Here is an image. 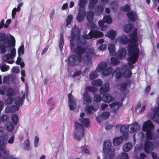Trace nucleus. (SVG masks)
Returning a JSON list of instances; mask_svg holds the SVG:
<instances>
[{
    "label": "nucleus",
    "mask_w": 159,
    "mask_h": 159,
    "mask_svg": "<svg viewBox=\"0 0 159 159\" xmlns=\"http://www.w3.org/2000/svg\"><path fill=\"white\" fill-rule=\"evenodd\" d=\"M79 30L77 27H74L72 30L71 38L70 39L71 50L78 55L71 56L68 59L69 65L75 66L82 62H86L89 60L94 54L93 48L84 49L82 47L85 43L84 39H80L78 33Z\"/></svg>",
    "instance_id": "1"
},
{
    "label": "nucleus",
    "mask_w": 159,
    "mask_h": 159,
    "mask_svg": "<svg viewBox=\"0 0 159 159\" xmlns=\"http://www.w3.org/2000/svg\"><path fill=\"white\" fill-rule=\"evenodd\" d=\"M137 31L134 30L130 35V39H128L125 36L118 37L115 40V43L126 44L129 43L128 48V54L129 57L128 58L129 64L134 63L139 56V49L138 48V44Z\"/></svg>",
    "instance_id": "2"
},
{
    "label": "nucleus",
    "mask_w": 159,
    "mask_h": 159,
    "mask_svg": "<svg viewBox=\"0 0 159 159\" xmlns=\"http://www.w3.org/2000/svg\"><path fill=\"white\" fill-rule=\"evenodd\" d=\"M0 52L4 54L8 52L11 49V47H14L15 46L16 41L14 37L10 35L9 39L3 33H0ZM16 53V50L13 48L11 50V53L4 55L2 57L3 61H6L9 59L11 60L7 61V63L12 64L14 62L12 59L15 57Z\"/></svg>",
    "instance_id": "3"
},
{
    "label": "nucleus",
    "mask_w": 159,
    "mask_h": 159,
    "mask_svg": "<svg viewBox=\"0 0 159 159\" xmlns=\"http://www.w3.org/2000/svg\"><path fill=\"white\" fill-rule=\"evenodd\" d=\"M111 146V142L110 140H107L104 142L103 147L104 152L103 159H114L115 151Z\"/></svg>",
    "instance_id": "4"
},
{
    "label": "nucleus",
    "mask_w": 159,
    "mask_h": 159,
    "mask_svg": "<svg viewBox=\"0 0 159 159\" xmlns=\"http://www.w3.org/2000/svg\"><path fill=\"white\" fill-rule=\"evenodd\" d=\"M154 127V126L150 120H148L144 123L142 129L143 131L146 132V137L148 139L150 140L153 139L152 131Z\"/></svg>",
    "instance_id": "5"
},
{
    "label": "nucleus",
    "mask_w": 159,
    "mask_h": 159,
    "mask_svg": "<svg viewBox=\"0 0 159 159\" xmlns=\"http://www.w3.org/2000/svg\"><path fill=\"white\" fill-rule=\"evenodd\" d=\"M75 131L74 134L75 138L79 140L84 136V130L83 126L77 122H74Z\"/></svg>",
    "instance_id": "6"
},
{
    "label": "nucleus",
    "mask_w": 159,
    "mask_h": 159,
    "mask_svg": "<svg viewBox=\"0 0 159 159\" xmlns=\"http://www.w3.org/2000/svg\"><path fill=\"white\" fill-rule=\"evenodd\" d=\"M86 3L85 1H80L79 3L80 10L77 16V20L79 22L82 21L84 19L85 11L82 9L85 6Z\"/></svg>",
    "instance_id": "7"
},
{
    "label": "nucleus",
    "mask_w": 159,
    "mask_h": 159,
    "mask_svg": "<svg viewBox=\"0 0 159 159\" xmlns=\"http://www.w3.org/2000/svg\"><path fill=\"white\" fill-rule=\"evenodd\" d=\"M2 143L0 146V150L2 151V152L6 155H8L9 154V152L8 150L4 149L5 146L7 144V140L8 137L6 135L1 136Z\"/></svg>",
    "instance_id": "8"
},
{
    "label": "nucleus",
    "mask_w": 159,
    "mask_h": 159,
    "mask_svg": "<svg viewBox=\"0 0 159 159\" xmlns=\"http://www.w3.org/2000/svg\"><path fill=\"white\" fill-rule=\"evenodd\" d=\"M152 115H150V113L148 114L151 116L152 120L154 122L159 121V107H153L151 109Z\"/></svg>",
    "instance_id": "9"
},
{
    "label": "nucleus",
    "mask_w": 159,
    "mask_h": 159,
    "mask_svg": "<svg viewBox=\"0 0 159 159\" xmlns=\"http://www.w3.org/2000/svg\"><path fill=\"white\" fill-rule=\"evenodd\" d=\"M103 35V34L102 32L97 31H92L87 35H84V37L87 39H91L92 37H102Z\"/></svg>",
    "instance_id": "10"
},
{
    "label": "nucleus",
    "mask_w": 159,
    "mask_h": 159,
    "mask_svg": "<svg viewBox=\"0 0 159 159\" xmlns=\"http://www.w3.org/2000/svg\"><path fill=\"white\" fill-rule=\"evenodd\" d=\"M117 125L116 126L117 128L120 127V131L121 132L124 133L123 137L124 140L127 139L128 138V131L129 132V125H122L121 126Z\"/></svg>",
    "instance_id": "11"
},
{
    "label": "nucleus",
    "mask_w": 159,
    "mask_h": 159,
    "mask_svg": "<svg viewBox=\"0 0 159 159\" xmlns=\"http://www.w3.org/2000/svg\"><path fill=\"white\" fill-rule=\"evenodd\" d=\"M157 146L155 144H153L149 141L147 140L146 141L144 147V150L146 152L148 153L150 151L152 150L154 147Z\"/></svg>",
    "instance_id": "12"
},
{
    "label": "nucleus",
    "mask_w": 159,
    "mask_h": 159,
    "mask_svg": "<svg viewBox=\"0 0 159 159\" xmlns=\"http://www.w3.org/2000/svg\"><path fill=\"white\" fill-rule=\"evenodd\" d=\"M25 99V95H23L22 97V99H20V98H17L15 100V103L16 104V106H12L11 109V111L14 112L16 111H17L19 108V106L21 104L22 101H23Z\"/></svg>",
    "instance_id": "13"
},
{
    "label": "nucleus",
    "mask_w": 159,
    "mask_h": 159,
    "mask_svg": "<svg viewBox=\"0 0 159 159\" xmlns=\"http://www.w3.org/2000/svg\"><path fill=\"white\" fill-rule=\"evenodd\" d=\"M68 96L70 108L71 110H73L76 107L75 100L70 93L68 94Z\"/></svg>",
    "instance_id": "14"
},
{
    "label": "nucleus",
    "mask_w": 159,
    "mask_h": 159,
    "mask_svg": "<svg viewBox=\"0 0 159 159\" xmlns=\"http://www.w3.org/2000/svg\"><path fill=\"white\" fill-rule=\"evenodd\" d=\"M85 114L84 112H82L80 114V118L79 119L80 122L81 123L83 126L84 125L88 127L89 124V120L87 118H85L84 117Z\"/></svg>",
    "instance_id": "15"
},
{
    "label": "nucleus",
    "mask_w": 159,
    "mask_h": 159,
    "mask_svg": "<svg viewBox=\"0 0 159 159\" xmlns=\"http://www.w3.org/2000/svg\"><path fill=\"white\" fill-rule=\"evenodd\" d=\"M140 125L137 122H135L133 124L129 125V132L133 133L138 131L140 129Z\"/></svg>",
    "instance_id": "16"
},
{
    "label": "nucleus",
    "mask_w": 159,
    "mask_h": 159,
    "mask_svg": "<svg viewBox=\"0 0 159 159\" xmlns=\"http://www.w3.org/2000/svg\"><path fill=\"white\" fill-rule=\"evenodd\" d=\"M99 107L98 104L93 106H91L85 108V111L87 113L91 114L96 111L98 108Z\"/></svg>",
    "instance_id": "17"
},
{
    "label": "nucleus",
    "mask_w": 159,
    "mask_h": 159,
    "mask_svg": "<svg viewBox=\"0 0 159 159\" xmlns=\"http://www.w3.org/2000/svg\"><path fill=\"white\" fill-rule=\"evenodd\" d=\"M146 107V106L144 104L138 102L136 106V110L138 112L141 113L145 110Z\"/></svg>",
    "instance_id": "18"
},
{
    "label": "nucleus",
    "mask_w": 159,
    "mask_h": 159,
    "mask_svg": "<svg viewBox=\"0 0 159 159\" xmlns=\"http://www.w3.org/2000/svg\"><path fill=\"white\" fill-rule=\"evenodd\" d=\"M102 100L105 102L110 103L113 101L114 98H112L109 94L106 93L102 96Z\"/></svg>",
    "instance_id": "19"
},
{
    "label": "nucleus",
    "mask_w": 159,
    "mask_h": 159,
    "mask_svg": "<svg viewBox=\"0 0 159 159\" xmlns=\"http://www.w3.org/2000/svg\"><path fill=\"white\" fill-rule=\"evenodd\" d=\"M122 71L123 70L121 69L117 68L113 71V76L117 79L120 78L122 76Z\"/></svg>",
    "instance_id": "20"
},
{
    "label": "nucleus",
    "mask_w": 159,
    "mask_h": 159,
    "mask_svg": "<svg viewBox=\"0 0 159 159\" xmlns=\"http://www.w3.org/2000/svg\"><path fill=\"white\" fill-rule=\"evenodd\" d=\"M110 116V113L109 112H104L102 114L101 116H98L97 117V122L99 123H100L101 121V119H106L109 117Z\"/></svg>",
    "instance_id": "21"
},
{
    "label": "nucleus",
    "mask_w": 159,
    "mask_h": 159,
    "mask_svg": "<svg viewBox=\"0 0 159 159\" xmlns=\"http://www.w3.org/2000/svg\"><path fill=\"white\" fill-rule=\"evenodd\" d=\"M123 139H124L123 137L121 136L116 137L113 140V144L115 146H118L122 143Z\"/></svg>",
    "instance_id": "22"
},
{
    "label": "nucleus",
    "mask_w": 159,
    "mask_h": 159,
    "mask_svg": "<svg viewBox=\"0 0 159 159\" xmlns=\"http://www.w3.org/2000/svg\"><path fill=\"white\" fill-rule=\"evenodd\" d=\"M126 54V50L123 48L120 50L117 54V57L119 59L125 57Z\"/></svg>",
    "instance_id": "23"
},
{
    "label": "nucleus",
    "mask_w": 159,
    "mask_h": 159,
    "mask_svg": "<svg viewBox=\"0 0 159 159\" xmlns=\"http://www.w3.org/2000/svg\"><path fill=\"white\" fill-rule=\"evenodd\" d=\"M127 16L129 19L132 21H135L137 20V16L134 12H130L127 14Z\"/></svg>",
    "instance_id": "24"
},
{
    "label": "nucleus",
    "mask_w": 159,
    "mask_h": 159,
    "mask_svg": "<svg viewBox=\"0 0 159 159\" xmlns=\"http://www.w3.org/2000/svg\"><path fill=\"white\" fill-rule=\"evenodd\" d=\"M116 34V33L115 31L111 30L109 31L106 34V36L111 38L112 40H114L115 36Z\"/></svg>",
    "instance_id": "25"
},
{
    "label": "nucleus",
    "mask_w": 159,
    "mask_h": 159,
    "mask_svg": "<svg viewBox=\"0 0 159 159\" xmlns=\"http://www.w3.org/2000/svg\"><path fill=\"white\" fill-rule=\"evenodd\" d=\"M84 97V104H87L91 102V99L87 93H85L83 95Z\"/></svg>",
    "instance_id": "26"
},
{
    "label": "nucleus",
    "mask_w": 159,
    "mask_h": 159,
    "mask_svg": "<svg viewBox=\"0 0 159 159\" xmlns=\"http://www.w3.org/2000/svg\"><path fill=\"white\" fill-rule=\"evenodd\" d=\"M109 91V84L106 83L100 88V91L101 93L108 92Z\"/></svg>",
    "instance_id": "27"
},
{
    "label": "nucleus",
    "mask_w": 159,
    "mask_h": 159,
    "mask_svg": "<svg viewBox=\"0 0 159 159\" xmlns=\"http://www.w3.org/2000/svg\"><path fill=\"white\" fill-rule=\"evenodd\" d=\"M121 106V103L118 102H114L111 104L110 105V107L114 112H115L116 110L117 109Z\"/></svg>",
    "instance_id": "28"
},
{
    "label": "nucleus",
    "mask_w": 159,
    "mask_h": 159,
    "mask_svg": "<svg viewBox=\"0 0 159 159\" xmlns=\"http://www.w3.org/2000/svg\"><path fill=\"white\" fill-rule=\"evenodd\" d=\"M108 50L111 54L114 55L115 53V48L114 44L110 43L108 45Z\"/></svg>",
    "instance_id": "29"
},
{
    "label": "nucleus",
    "mask_w": 159,
    "mask_h": 159,
    "mask_svg": "<svg viewBox=\"0 0 159 159\" xmlns=\"http://www.w3.org/2000/svg\"><path fill=\"white\" fill-rule=\"evenodd\" d=\"M133 148V145L132 143H129L125 144L123 147V150L124 151L128 152L131 150Z\"/></svg>",
    "instance_id": "30"
},
{
    "label": "nucleus",
    "mask_w": 159,
    "mask_h": 159,
    "mask_svg": "<svg viewBox=\"0 0 159 159\" xmlns=\"http://www.w3.org/2000/svg\"><path fill=\"white\" fill-rule=\"evenodd\" d=\"M6 128L9 131H12L13 130L14 126L12 124L11 122H7L6 125Z\"/></svg>",
    "instance_id": "31"
},
{
    "label": "nucleus",
    "mask_w": 159,
    "mask_h": 159,
    "mask_svg": "<svg viewBox=\"0 0 159 159\" xmlns=\"http://www.w3.org/2000/svg\"><path fill=\"white\" fill-rule=\"evenodd\" d=\"M103 21L108 24H111L112 21V20L111 17L109 15L104 16L103 18Z\"/></svg>",
    "instance_id": "32"
},
{
    "label": "nucleus",
    "mask_w": 159,
    "mask_h": 159,
    "mask_svg": "<svg viewBox=\"0 0 159 159\" xmlns=\"http://www.w3.org/2000/svg\"><path fill=\"white\" fill-rule=\"evenodd\" d=\"M134 27L133 25H126L125 26L124 28V31L127 33L130 32L131 29Z\"/></svg>",
    "instance_id": "33"
},
{
    "label": "nucleus",
    "mask_w": 159,
    "mask_h": 159,
    "mask_svg": "<svg viewBox=\"0 0 159 159\" xmlns=\"http://www.w3.org/2000/svg\"><path fill=\"white\" fill-rule=\"evenodd\" d=\"M107 67L106 64L105 62L101 63L98 65L97 70L99 71H101Z\"/></svg>",
    "instance_id": "34"
},
{
    "label": "nucleus",
    "mask_w": 159,
    "mask_h": 159,
    "mask_svg": "<svg viewBox=\"0 0 159 159\" xmlns=\"http://www.w3.org/2000/svg\"><path fill=\"white\" fill-rule=\"evenodd\" d=\"M112 70V69L111 68H108L103 71L102 75L105 76L108 75L111 73Z\"/></svg>",
    "instance_id": "35"
},
{
    "label": "nucleus",
    "mask_w": 159,
    "mask_h": 159,
    "mask_svg": "<svg viewBox=\"0 0 159 159\" xmlns=\"http://www.w3.org/2000/svg\"><path fill=\"white\" fill-rule=\"evenodd\" d=\"M94 14L91 11L88 12L86 17L87 20L89 21H91L93 19Z\"/></svg>",
    "instance_id": "36"
},
{
    "label": "nucleus",
    "mask_w": 159,
    "mask_h": 159,
    "mask_svg": "<svg viewBox=\"0 0 159 159\" xmlns=\"http://www.w3.org/2000/svg\"><path fill=\"white\" fill-rule=\"evenodd\" d=\"M143 148V145L141 143H140L136 145L134 151L136 153H138L140 152V151Z\"/></svg>",
    "instance_id": "37"
},
{
    "label": "nucleus",
    "mask_w": 159,
    "mask_h": 159,
    "mask_svg": "<svg viewBox=\"0 0 159 159\" xmlns=\"http://www.w3.org/2000/svg\"><path fill=\"white\" fill-rule=\"evenodd\" d=\"M11 118L14 125H16L18 120V116L16 114L13 115L12 116Z\"/></svg>",
    "instance_id": "38"
},
{
    "label": "nucleus",
    "mask_w": 159,
    "mask_h": 159,
    "mask_svg": "<svg viewBox=\"0 0 159 159\" xmlns=\"http://www.w3.org/2000/svg\"><path fill=\"white\" fill-rule=\"evenodd\" d=\"M30 146V142L28 139L26 140L24 145V148L26 150H28Z\"/></svg>",
    "instance_id": "39"
},
{
    "label": "nucleus",
    "mask_w": 159,
    "mask_h": 159,
    "mask_svg": "<svg viewBox=\"0 0 159 159\" xmlns=\"http://www.w3.org/2000/svg\"><path fill=\"white\" fill-rule=\"evenodd\" d=\"M99 26L101 27L102 30L104 31L106 29L107 26L106 25H104V22L102 20H100L98 22Z\"/></svg>",
    "instance_id": "40"
},
{
    "label": "nucleus",
    "mask_w": 159,
    "mask_h": 159,
    "mask_svg": "<svg viewBox=\"0 0 159 159\" xmlns=\"http://www.w3.org/2000/svg\"><path fill=\"white\" fill-rule=\"evenodd\" d=\"M130 7L129 6L126 5L120 8V10L122 11L127 12L129 11Z\"/></svg>",
    "instance_id": "41"
},
{
    "label": "nucleus",
    "mask_w": 159,
    "mask_h": 159,
    "mask_svg": "<svg viewBox=\"0 0 159 159\" xmlns=\"http://www.w3.org/2000/svg\"><path fill=\"white\" fill-rule=\"evenodd\" d=\"M102 84V82L100 80H98L93 82L92 84L93 85L99 86Z\"/></svg>",
    "instance_id": "42"
},
{
    "label": "nucleus",
    "mask_w": 159,
    "mask_h": 159,
    "mask_svg": "<svg viewBox=\"0 0 159 159\" xmlns=\"http://www.w3.org/2000/svg\"><path fill=\"white\" fill-rule=\"evenodd\" d=\"M64 39L62 36H61L60 38V41L59 42V48L61 51L62 50V48L64 45Z\"/></svg>",
    "instance_id": "43"
},
{
    "label": "nucleus",
    "mask_w": 159,
    "mask_h": 159,
    "mask_svg": "<svg viewBox=\"0 0 159 159\" xmlns=\"http://www.w3.org/2000/svg\"><path fill=\"white\" fill-rule=\"evenodd\" d=\"M81 150L82 152L84 153L87 154L90 153V152L86 146L82 147Z\"/></svg>",
    "instance_id": "44"
},
{
    "label": "nucleus",
    "mask_w": 159,
    "mask_h": 159,
    "mask_svg": "<svg viewBox=\"0 0 159 159\" xmlns=\"http://www.w3.org/2000/svg\"><path fill=\"white\" fill-rule=\"evenodd\" d=\"M6 95L7 96H11L14 94V92L12 89L10 88L8 89L6 92Z\"/></svg>",
    "instance_id": "45"
},
{
    "label": "nucleus",
    "mask_w": 159,
    "mask_h": 159,
    "mask_svg": "<svg viewBox=\"0 0 159 159\" xmlns=\"http://www.w3.org/2000/svg\"><path fill=\"white\" fill-rule=\"evenodd\" d=\"M17 10V8H14L12 10L11 12V17L12 19H14L15 17L16 14V12L19 11Z\"/></svg>",
    "instance_id": "46"
},
{
    "label": "nucleus",
    "mask_w": 159,
    "mask_h": 159,
    "mask_svg": "<svg viewBox=\"0 0 159 159\" xmlns=\"http://www.w3.org/2000/svg\"><path fill=\"white\" fill-rule=\"evenodd\" d=\"M119 159H129L128 156L126 153H122L119 157Z\"/></svg>",
    "instance_id": "47"
},
{
    "label": "nucleus",
    "mask_w": 159,
    "mask_h": 159,
    "mask_svg": "<svg viewBox=\"0 0 159 159\" xmlns=\"http://www.w3.org/2000/svg\"><path fill=\"white\" fill-rule=\"evenodd\" d=\"M39 138L37 136H36L34 140V146L35 147L37 148L39 146Z\"/></svg>",
    "instance_id": "48"
},
{
    "label": "nucleus",
    "mask_w": 159,
    "mask_h": 159,
    "mask_svg": "<svg viewBox=\"0 0 159 159\" xmlns=\"http://www.w3.org/2000/svg\"><path fill=\"white\" fill-rule=\"evenodd\" d=\"M24 52V46L23 45H21L18 50V54L19 56H20V53L23 54Z\"/></svg>",
    "instance_id": "49"
},
{
    "label": "nucleus",
    "mask_w": 159,
    "mask_h": 159,
    "mask_svg": "<svg viewBox=\"0 0 159 159\" xmlns=\"http://www.w3.org/2000/svg\"><path fill=\"white\" fill-rule=\"evenodd\" d=\"M86 91H91L92 92H94L96 90V89L93 87L87 86L86 89Z\"/></svg>",
    "instance_id": "50"
},
{
    "label": "nucleus",
    "mask_w": 159,
    "mask_h": 159,
    "mask_svg": "<svg viewBox=\"0 0 159 159\" xmlns=\"http://www.w3.org/2000/svg\"><path fill=\"white\" fill-rule=\"evenodd\" d=\"M97 76V73L96 72H92L90 75V78L91 80H93L96 78Z\"/></svg>",
    "instance_id": "51"
},
{
    "label": "nucleus",
    "mask_w": 159,
    "mask_h": 159,
    "mask_svg": "<svg viewBox=\"0 0 159 159\" xmlns=\"http://www.w3.org/2000/svg\"><path fill=\"white\" fill-rule=\"evenodd\" d=\"M101 98L99 95H96L94 97V101L96 102H99L101 101Z\"/></svg>",
    "instance_id": "52"
},
{
    "label": "nucleus",
    "mask_w": 159,
    "mask_h": 159,
    "mask_svg": "<svg viewBox=\"0 0 159 159\" xmlns=\"http://www.w3.org/2000/svg\"><path fill=\"white\" fill-rule=\"evenodd\" d=\"M97 1H90L89 4V9L93 8L94 5L96 3Z\"/></svg>",
    "instance_id": "53"
},
{
    "label": "nucleus",
    "mask_w": 159,
    "mask_h": 159,
    "mask_svg": "<svg viewBox=\"0 0 159 159\" xmlns=\"http://www.w3.org/2000/svg\"><path fill=\"white\" fill-rule=\"evenodd\" d=\"M131 75V72L129 70H126L124 73V76L126 77H129Z\"/></svg>",
    "instance_id": "54"
},
{
    "label": "nucleus",
    "mask_w": 159,
    "mask_h": 159,
    "mask_svg": "<svg viewBox=\"0 0 159 159\" xmlns=\"http://www.w3.org/2000/svg\"><path fill=\"white\" fill-rule=\"evenodd\" d=\"M11 22V19H7L6 22L5 24H4V28H7L8 26H9Z\"/></svg>",
    "instance_id": "55"
},
{
    "label": "nucleus",
    "mask_w": 159,
    "mask_h": 159,
    "mask_svg": "<svg viewBox=\"0 0 159 159\" xmlns=\"http://www.w3.org/2000/svg\"><path fill=\"white\" fill-rule=\"evenodd\" d=\"M13 102V99L11 97L9 96L7 98L6 101V103L7 104H10L11 103Z\"/></svg>",
    "instance_id": "56"
},
{
    "label": "nucleus",
    "mask_w": 159,
    "mask_h": 159,
    "mask_svg": "<svg viewBox=\"0 0 159 159\" xmlns=\"http://www.w3.org/2000/svg\"><path fill=\"white\" fill-rule=\"evenodd\" d=\"M111 63L114 64H117L118 63V61L115 58L113 57L111 59Z\"/></svg>",
    "instance_id": "57"
},
{
    "label": "nucleus",
    "mask_w": 159,
    "mask_h": 159,
    "mask_svg": "<svg viewBox=\"0 0 159 159\" xmlns=\"http://www.w3.org/2000/svg\"><path fill=\"white\" fill-rule=\"evenodd\" d=\"M8 118L6 115H4L2 116L0 119L2 122L3 123L6 121Z\"/></svg>",
    "instance_id": "58"
},
{
    "label": "nucleus",
    "mask_w": 159,
    "mask_h": 159,
    "mask_svg": "<svg viewBox=\"0 0 159 159\" xmlns=\"http://www.w3.org/2000/svg\"><path fill=\"white\" fill-rule=\"evenodd\" d=\"M72 18V15H69L68 16L66 20L67 24L69 25L71 22V20Z\"/></svg>",
    "instance_id": "59"
},
{
    "label": "nucleus",
    "mask_w": 159,
    "mask_h": 159,
    "mask_svg": "<svg viewBox=\"0 0 159 159\" xmlns=\"http://www.w3.org/2000/svg\"><path fill=\"white\" fill-rule=\"evenodd\" d=\"M0 68L2 71L4 72L8 70L9 67L8 66H2L0 67Z\"/></svg>",
    "instance_id": "60"
},
{
    "label": "nucleus",
    "mask_w": 159,
    "mask_h": 159,
    "mask_svg": "<svg viewBox=\"0 0 159 159\" xmlns=\"http://www.w3.org/2000/svg\"><path fill=\"white\" fill-rule=\"evenodd\" d=\"M108 107V105L106 103H103L102 104L100 107V108L101 110H104L106 109Z\"/></svg>",
    "instance_id": "61"
},
{
    "label": "nucleus",
    "mask_w": 159,
    "mask_h": 159,
    "mask_svg": "<svg viewBox=\"0 0 159 159\" xmlns=\"http://www.w3.org/2000/svg\"><path fill=\"white\" fill-rule=\"evenodd\" d=\"M14 135H12L9 139L8 141V143L10 144H12L14 142Z\"/></svg>",
    "instance_id": "62"
},
{
    "label": "nucleus",
    "mask_w": 159,
    "mask_h": 159,
    "mask_svg": "<svg viewBox=\"0 0 159 159\" xmlns=\"http://www.w3.org/2000/svg\"><path fill=\"white\" fill-rule=\"evenodd\" d=\"M12 71L13 72L18 73L20 72L19 70L18 67H13L12 69Z\"/></svg>",
    "instance_id": "63"
},
{
    "label": "nucleus",
    "mask_w": 159,
    "mask_h": 159,
    "mask_svg": "<svg viewBox=\"0 0 159 159\" xmlns=\"http://www.w3.org/2000/svg\"><path fill=\"white\" fill-rule=\"evenodd\" d=\"M113 125L112 124H108L106 125L105 126V129L106 130H109L111 129L113 127Z\"/></svg>",
    "instance_id": "64"
}]
</instances>
